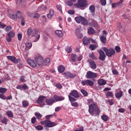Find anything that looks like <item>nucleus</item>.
<instances>
[{
  "instance_id": "nucleus-23",
  "label": "nucleus",
  "mask_w": 131,
  "mask_h": 131,
  "mask_svg": "<svg viewBox=\"0 0 131 131\" xmlns=\"http://www.w3.org/2000/svg\"><path fill=\"white\" fill-rule=\"evenodd\" d=\"M98 83L99 84V85H105V84L107 83V82H106V80L103 79H100L98 80Z\"/></svg>"
},
{
  "instance_id": "nucleus-51",
  "label": "nucleus",
  "mask_w": 131,
  "mask_h": 131,
  "mask_svg": "<svg viewBox=\"0 0 131 131\" xmlns=\"http://www.w3.org/2000/svg\"><path fill=\"white\" fill-rule=\"evenodd\" d=\"M81 93L82 94V95H83V96H86V95H88V92L84 90H81Z\"/></svg>"
},
{
  "instance_id": "nucleus-34",
  "label": "nucleus",
  "mask_w": 131,
  "mask_h": 131,
  "mask_svg": "<svg viewBox=\"0 0 131 131\" xmlns=\"http://www.w3.org/2000/svg\"><path fill=\"white\" fill-rule=\"evenodd\" d=\"M8 121H9V119L6 118V117H4V118L2 121V123H3V124H5V125H6Z\"/></svg>"
},
{
  "instance_id": "nucleus-7",
  "label": "nucleus",
  "mask_w": 131,
  "mask_h": 131,
  "mask_svg": "<svg viewBox=\"0 0 131 131\" xmlns=\"http://www.w3.org/2000/svg\"><path fill=\"white\" fill-rule=\"evenodd\" d=\"M9 17L11 19L16 20V19L21 18V17H22V14L21 13V12L17 11L15 14H10Z\"/></svg>"
},
{
  "instance_id": "nucleus-3",
  "label": "nucleus",
  "mask_w": 131,
  "mask_h": 131,
  "mask_svg": "<svg viewBox=\"0 0 131 131\" xmlns=\"http://www.w3.org/2000/svg\"><path fill=\"white\" fill-rule=\"evenodd\" d=\"M34 60L37 65H38L39 67H42L43 66L45 60H43V57L40 54L36 55Z\"/></svg>"
},
{
  "instance_id": "nucleus-61",
  "label": "nucleus",
  "mask_w": 131,
  "mask_h": 131,
  "mask_svg": "<svg viewBox=\"0 0 131 131\" xmlns=\"http://www.w3.org/2000/svg\"><path fill=\"white\" fill-rule=\"evenodd\" d=\"M31 122L33 124H34V123L36 122V118L34 117L32 118L31 119Z\"/></svg>"
},
{
  "instance_id": "nucleus-13",
  "label": "nucleus",
  "mask_w": 131,
  "mask_h": 131,
  "mask_svg": "<svg viewBox=\"0 0 131 131\" xmlns=\"http://www.w3.org/2000/svg\"><path fill=\"white\" fill-rule=\"evenodd\" d=\"M27 62L28 64L33 68H36V67H37V64L34 60L29 59L27 60Z\"/></svg>"
},
{
  "instance_id": "nucleus-49",
  "label": "nucleus",
  "mask_w": 131,
  "mask_h": 131,
  "mask_svg": "<svg viewBox=\"0 0 131 131\" xmlns=\"http://www.w3.org/2000/svg\"><path fill=\"white\" fill-rule=\"evenodd\" d=\"M56 8L57 9L58 11H59L60 12H62V6L60 5H57L56 6Z\"/></svg>"
},
{
  "instance_id": "nucleus-58",
  "label": "nucleus",
  "mask_w": 131,
  "mask_h": 131,
  "mask_svg": "<svg viewBox=\"0 0 131 131\" xmlns=\"http://www.w3.org/2000/svg\"><path fill=\"white\" fill-rule=\"evenodd\" d=\"M71 105L73 107H77L78 106V103H77V102H71Z\"/></svg>"
},
{
  "instance_id": "nucleus-52",
  "label": "nucleus",
  "mask_w": 131,
  "mask_h": 131,
  "mask_svg": "<svg viewBox=\"0 0 131 131\" xmlns=\"http://www.w3.org/2000/svg\"><path fill=\"white\" fill-rule=\"evenodd\" d=\"M100 4L101 5V6H105L106 0H100Z\"/></svg>"
},
{
  "instance_id": "nucleus-11",
  "label": "nucleus",
  "mask_w": 131,
  "mask_h": 131,
  "mask_svg": "<svg viewBox=\"0 0 131 131\" xmlns=\"http://www.w3.org/2000/svg\"><path fill=\"white\" fill-rule=\"evenodd\" d=\"M99 56L98 57V59L99 60H101V61H105V59H106V55L105 54V52L103 51L102 50H99L98 51Z\"/></svg>"
},
{
  "instance_id": "nucleus-5",
  "label": "nucleus",
  "mask_w": 131,
  "mask_h": 131,
  "mask_svg": "<svg viewBox=\"0 0 131 131\" xmlns=\"http://www.w3.org/2000/svg\"><path fill=\"white\" fill-rule=\"evenodd\" d=\"M102 50L105 52V54L107 57H112V56L115 54V50L113 48H110L108 49L106 47H103Z\"/></svg>"
},
{
  "instance_id": "nucleus-62",
  "label": "nucleus",
  "mask_w": 131,
  "mask_h": 131,
  "mask_svg": "<svg viewBox=\"0 0 131 131\" xmlns=\"http://www.w3.org/2000/svg\"><path fill=\"white\" fill-rule=\"evenodd\" d=\"M5 27H6V25H5V24L0 23V28L4 29V28H5Z\"/></svg>"
},
{
  "instance_id": "nucleus-37",
  "label": "nucleus",
  "mask_w": 131,
  "mask_h": 131,
  "mask_svg": "<svg viewBox=\"0 0 131 131\" xmlns=\"http://www.w3.org/2000/svg\"><path fill=\"white\" fill-rule=\"evenodd\" d=\"M7 88H0V93L1 94H5L7 92Z\"/></svg>"
},
{
  "instance_id": "nucleus-36",
  "label": "nucleus",
  "mask_w": 131,
  "mask_h": 131,
  "mask_svg": "<svg viewBox=\"0 0 131 131\" xmlns=\"http://www.w3.org/2000/svg\"><path fill=\"white\" fill-rule=\"evenodd\" d=\"M8 36L9 37H14L15 36V33L13 31H10L8 33Z\"/></svg>"
},
{
  "instance_id": "nucleus-1",
  "label": "nucleus",
  "mask_w": 131,
  "mask_h": 131,
  "mask_svg": "<svg viewBox=\"0 0 131 131\" xmlns=\"http://www.w3.org/2000/svg\"><path fill=\"white\" fill-rule=\"evenodd\" d=\"M88 104H90L89 105V112L91 115L95 116H99L100 115V109L98 107L97 103H95L92 99H89L88 100Z\"/></svg>"
},
{
  "instance_id": "nucleus-50",
  "label": "nucleus",
  "mask_w": 131,
  "mask_h": 131,
  "mask_svg": "<svg viewBox=\"0 0 131 131\" xmlns=\"http://www.w3.org/2000/svg\"><path fill=\"white\" fill-rule=\"evenodd\" d=\"M0 99L2 100H7V98L3 94H0Z\"/></svg>"
},
{
  "instance_id": "nucleus-22",
  "label": "nucleus",
  "mask_w": 131,
  "mask_h": 131,
  "mask_svg": "<svg viewBox=\"0 0 131 131\" xmlns=\"http://www.w3.org/2000/svg\"><path fill=\"white\" fill-rule=\"evenodd\" d=\"M46 102L47 105H52L53 103H55V99L53 98L47 99Z\"/></svg>"
},
{
  "instance_id": "nucleus-21",
  "label": "nucleus",
  "mask_w": 131,
  "mask_h": 131,
  "mask_svg": "<svg viewBox=\"0 0 131 131\" xmlns=\"http://www.w3.org/2000/svg\"><path fill=\"white\" fill-rule=\"evenodd\" d=\"M89 25L93 26V27H97L98 26V23L95 20L91 19L89 22Z\"/></svg>"
},
{
  "instance_id": "nucleus-17",
  "label": "nucleus",
  "mask_w": 131,
  "mask_h": 131,
  "mask_svg": "<svg viewBox=\"0 0 131 131\" xmlns=\"http://www.w3.org/2000/svg\"><path fill=\"white\" fill-rule=\"evenodd\" d=\"M45 99H46V97L45 96H41L39 97L38 98V100H37V103H38V104H40V105H45V103L42 102V101H43V100H45Z\"/></svg>"
},
{
  "instance_id": "nucleus-26",
  "label": "nucleus",
  "mask_w": 131,
  "mask_h": 131,
  "mask_svg": "<svg viewBox=\"0 0 131 131\" xmlns=\"http://www.w3.org/2000/svg\"><path fill=\"white\" fill-rule=\"evenodd\" d=\"M53 16H54V10H50L49 13L47 15V17L48 19H51V18H53Z\"/></svg>"
},
{
  "instance_id": "nucleus-48",
  "label": "nucleus",
  "mask_w": 131,
  "mask_h": 131,
  "mask_svg": "<svg viewBox=\"0 0 131 131\" xmlns=\"http://www.w3.org/2000/svg\"><path fill=\"white\" fill-rule=\"evenodd\" d=\"M81 83L82 85H88V80H84L81 81Z\"/></svg>"
},
{
  "instance_id": "nucleus-41",
  "label": "nucleus",
  "mask_w": 131,
  "mask_h": 131,
  "mask_svg": "<svg viewBox=\"0 0 131 131\" xmlns=\"http://www.w3.org/2000/svg\"><path fill=\"white\" fill-rule=\"evenodd\" d=\"M50 62H51V59L49 58H47L45 60V65H49L50 64Z\"/></svg>"
},
{
  "instance_id": "nucleus-10",
  "label": "nucleus",
  "mask_w": 131,
  "mask_h": 131,
  "mask_svg": "<svg viewBox=\"0 0 131 131\" xmlns=\"http://www.w3.org/2000/svg\"><path fill=\"white\" fill-rule=\"evenodd\" d=\"M97 76H98L97 73H94L91 71L87 72L85 75L86 78H96Z\"/></svg>"
},
{
  "instance_id": "nucleus-35",
  "label": "nucleus",
  "mask_w": 131,
  "mask_h": 131,
  "mask_svg": "<svg viewBox=\"0 0 131 131\" xmlns=\"http://www.w3.org/2000/svg\"><path fill=\"white\" fill-rule=\"evenodd\" d=\"M69 101H70L71 103L75 102V101H76V99L72 97V96H71V95L69 96Z\"/></svg>"
},
{
  "instance_id": "nucleus-44",
  "label": "nucleus",
  "mask_w": 131,
  "mask_h": 131,
  "mask_svg": "<svg viewBox=\"0 0 131 131\" xmlns=\"http://www.w3.org/2000/svg\"><path fill=\"white\" fill-rule=\"evenodd\" d=\"M94 83L93 81L91 80H88V85H90V86H93L94 85Z\"/></svg>"
},
{
  "instance_id": "nucleus-6",
  "label": "nucleus",
  "mask_w": 131,
  "mask_h": 131,
  "mask_svg": "<svg viewBox=\"0 0 131 131\" xmlns=\"http://www.w3.org/2000/svg\"><path fill=\"white\" fill-rule=\"evenodd\" d=\"M42 125H45L47 127H53V126H56L57 124L55 122H51L49 120H45L40 122Z\"/></svg>"
},
{
  "instance_id": "nucleus-28",
  "label": "nucleus",
  "mask_w": 131,
  "mask_h": 131,
  "mask_svg": "<svg viewBox=\"0 0 131 131\" xmlns=\"http://www.w3.org/2000/svg\"><path fill=\"white\" fill-rule=\"evenodd\" d=\"M77 59V56L75 54H72L71 57V62H75Z\"/></svg>"
},
{
  "instance_id": "nucleus-55",
  "label": "nucleus",
  "mask_w": 131,
  "mask_h": 131,
  "mask_svg": "<svg viewBox=\"0 0 131 131\" xmlns=\"http://www.w3.org/2000/svg\"><path fill=\"white\" fill-rule=\"evenodd\" d=\"M22 88L23 90H28V86H27L26 84H24V85H22Z\"/></svg>"
},
{
  "instance_id": "nucleus-16",
  "label": "nucleus",
  "mask_w": 131,
  "mask_h": 131,
  "mask_svg": "<svg viewBox=\"0 0 131 131\" xmlns=\"http://www.w3.org/2000/svg\"><path fill=\"white\" fill-rule=\"evenodd\" d=\"M82 42L84 46H86L91 42V38H88L86 37H84L83 38Z\"/></svg>"
},
{
  "instance_id": "nucleus-32",
  "label": "nucleus",
  "mask_w": 131,
  "mask_h": 131,
  "mask_svg": "<svg viewBox=\"0 0 131 131\" xmlns=\"http://www.w3.org/2000/svg\"><path fill=\"white\" fill-rule=\"evenodd\" d=\"M101 119H102V120H103V121H108V119H109V117H108L106 115H103L101 116Z\"/></svg>"
},
{
  "instance_id": "nucleus-14",
  "label": "nucleus",
  "mask_w": 131,
  "mask_h": 131,
  "mask_svg": "<svg viewBox=\"0 0 131 131\" xmlns=\"http://www.w3.org/2000/svg\"><path fill=\"white\" fill-rule=\"evenodd\" d=\"M7 58L10 61H11V62H13V63H14L15 64H17L20 62V59H16L15 56H8Z\"/></svg>"
},
{
  "instance_id": "nucleus-33",
  "label": "nucleus",
  "mask_w": 131,
  "mask_h": 131,
  "mask_svg": "<svg viewBox=\"0 0 131 131\" xmlns=\"http://www.w3.org/2000/svg\"><path fill=\"white\" fill-rule=\"evenodd\" d=\"M106 97H108V98H112V97H113V96H114V94H113V93H112V92L108 91L106 93Z\"/></svg>"
},
{
  "instance_id": "nucleus-24",
  "label": "nucleus",
  "mask_w": 131,
  "mask_h": 131,
  "mask_svg": "<svg viewBox=\"0 0 131 131\" xmlns=\"http://www.w3.org/2000/svg\"><path fill=\"white\" fill-rule=\"evenodd\" d=\"M55 34L58 37H62L63 36V32L61 30H57L55 31Z\"/></svg>"
},
{
  "instance_id": "nucleus-2",
  "label": "nucleus",
  "mask_w": 131,
  "mask_h": 131,
  "mask_svg": "<svg viewBox=\"0 0 131 131\" xmlns=\"http://www.w3.org/2000/svg\"><path fill=\"white\" fill-rule=\"evenodd\" d=\"M27 34L29 36H34L35 37V40L33 41L34 42H36L38 41L40 37V35L38 32H35L34 30H32L31 29H29L27 31Z\"/></svg>"
},
{
  "instance_id": "nucleus-42",
  "label": "nucleus",
  "mask_w": 131,
  "mask_h": 131,
  "mask_svg": "<svg viewBox=\"0 0 131 131\" xmlns=\"http://www.w3.org/2000/svg\"><path fill=\"white\" fill-rule=\"evenodd\" d=\"M37 130H42L43 129V127L41 125H37L35 127Z\"/></svg>"
},
{
  "instance_id": "nucleus-63",
  "label": "nucleus",
  "mask_w": 131,
  "mask_h": 131,
  "mask_svg": "<svg viewBox=\"0 0 131 131\" xmlns=\"http://www.w3.org/2000/svg\"><path fill=\"white\" fill-rule=\"evenodd\" d=\"M116 7H118V4L117 3H113L112 5V7L113 8V9H115V8H116Z\"/></svg>"
},
{
  "instance_id": "nucleus-60",
  "label": "nucleus",
  "mask_w": 131,
  "mask_h": 131,
  "mask_svg": "<svg viewBox=\"0 0 131 131\" xmlns=\"http://www.w3.org/2000/svg\"><path fill=\"white\" fill-rule=\"evenodd\" d=\"M68 13L70 15H74L75 12L74 10H70L68 11Z\"/></svg>"
},
{
  "instance_id": "nucleus-38",
  "label": "nucleus",
  "mask_w": 131,
  "mask_h": 131,
  "mask_svg": "<svg viewBox=\"0 0 131 131\" xmlns=\"http://www.w3.org/2000/svg\"><path fill=\"white\" fill-rule=\"evenodd\" d=\"M90 58L92 59L93 60H97V58L95 56V54L94 53H92L89 55Z\"/></svg>"
},
{
  "instance_id": "nucleus-12",
  "label": "nucleus",
  "mask_w": 131,
  "mask_h": 131,
  "mask_svg": "<svg viewBox=\"0 0 131 131\" xmlns=\"http://www.w3.org/2000/svg\"><path fill=\"white\" fill-rule=\"evenodd\" d=\"M26 48L25 49L21 48V50L24 51V52H27V51H29L31 48H32V43L31 42L28 41L26 42L25 44Z\"/></svg>"
},
{
  "instance_id": "nucleus-47",
  "label": "nucleus",
  "mask_w": 131,
  "mask_h": 131,
  "mask_svg": "<svg viewBox=\"0 0 131 131\" xmlns=\"http://www.w3.org/2000/svg\"><path fill=\"white\" fill-rule=\"evenodd\" d=\"M5 31H6V32H9V31L12 30V27L10 26H7V27L5 28Z\"/></svg>"
},
{
  "instance_id": "nucleus-30",
  "label": "nucleus",
  "mask_w": 131,
  "mask_h": 131,
  "mask_svg": "<svg viewBox=\"0 0 131 131\" xmlns=\"http://www.w3.org/2000/svg\"><path fill=\"white\" fill-rule=\"evenodd\" d=\"M95 32V30L93 28H89L88 30V33L89 35L94 34Z\"/></svg>"
},
{
  "instance_id": "nucleus-20",
  "label": "nucleus",
  "mask_w": 131,
  "mask_h": 131,
  "mask_svg": "<svg viewBox=\"0 0 131 131\" xmlns=\"http://www.w3.org/2000/svg\"><path fill=\"white\" fill-rule=\"evenodd\" d=\"M90 67L92 68V69H96L97 68V65L95 63L94 60L89 61Z\"/></svg>"
},
{
  "instance_id": "nucleus-53",
  "label": "nucleus",
  "mask_w": 131,
  "mask_h": 131,
  "mask_svg": "<svg viewBox=\"0 0 131 131\" xmlns=\"http://www.w3.org/2000/svg\"><path fill=\"white\" fill-rule=\"evenodd\" d=\"M117 28H118V30H120V29H121V28H122V26L120 24V22H118L117 23Z\"/></svg>"
},
{
  "instance_id": "nucleus-31",
  "label": "nucleus",
  "mask_w": 131,
  "mask_h": 131,
  "mask_svg": "<svg viewBox=\"0 0 131 131\" xmlns=\"http://www.w3.org/2000/svg\"><path fill=\"white\" fill-rule=\"evenodd\" d=\"M115 96L117 99H120V98L122 97V91H120L119 92H118L117 94H116Z\"/></svg>"
},
{
  "instance_id": "nucleus-40",
  "label": "nucleus",
  "mask_w": 131,
  "mask_h": 131,
  "mask_svg": "<svg viewBox=\"0 0 131 131\" xmlns=\"http://www.w3.org/2000/svg\"><path fill=\"white\" fill-rule=\"evenodd\" d=\"M6 114L9 116V117H13V113L11 111L6 112Z\"/></svg>"
},
{
  "instance_id": "nucleus-64",
  "label": "nucleus",
  "mask_w": 131,
  "mask_h": 131,
  "mask_svg": "<svg viewBox=\"0 0 131 131\" xmlns=\"http://www.w3.org/2000/svg\"><path fill=\"white\" fill-rule=\"evenodd\" d=\"M17 37L18 40H21L22 39V35L21 34H18Z\"/></svg>"
},
{
  "instance_id": "nucleus-56",
  "label": "nucleus",
  "mask_w": 131,
  "mask_h": 131,
  "mask_svg": "<svg viewBox=\"0 0 131 131\" xmlns=\"http://www.w3.org/2000/svg\"><path fill=\"white\" fill-rule=\"evenodd\" d=\"M67 5H68L69 7H72L73 6V3L72 1H69L67 3Z\"/></svg>"
},
{
  "instance_id": "nucleus-54",
  "label": "nucleus",
  "mask_w": 131,
  "mask_h": 131,
  "mask_svg": "<svg viewBox=\"0 0 131 131\" xmlns=\"http://www.w3.org/2000/svg\"><path fill=\"white\" fill-rule=\"evenodd\" d=\"M19 81L20 82H24L25 81V77L23 76H20Z\"/></svg>"
},
{
  "instance_id": "nucleus-4",
  "label": "nucleus",
  "mask_w": 131,
  "mask_h": 131,
  "mask_svg": "<svg viewBox=\"0 0 131 131\" xmlns=\"http://www.w3.org/2000/svg\"><path fill=\"white\" fill-rule=\"evenodd\" d=\"M75 21L77 22V23H81L82 25H84V26H86V25H88L89 22L88 21V20L86 18L81 16H77L75 18Z\"/></svg>"
},
{
  "instance_id": "nucleus-19",
  "label": "nucleus",
  "mask_w": 131,
  "mask_h": 131,
  "mask_svg": "<svg viewBox=\"0 0 131 131\" xmlns=\"http://www.w3.org/2000/svg\"><path fill=\"white\" fill-rule=\"evenodd\" d=\"M54 99L56 101V102H58L59 101H63L65 99V98L63 96H59L58 95H54L53 97Z\"/></svg>"
},
{
  "instance_id": "nucleus-29",
  "label": "nucleus",
  "mask_w": 131,
  "mask_h": 131,
  "mask_svg": "<svg viewBox=\"0 0 131 131\" xmlns=\"http://www.w3.org/2000/svg\"><path fill=\"white\" fill-rule=\"evenodd\" d=\"M22 105L23 107H24L25 108H26L28 107V106H29V102H28V101L24 100L22 102Z\"/></svg>"
},
{
  "instance_id": "nucleus-15",
  "label": "nucleus",
  "mask_w": 131,
  "mask_h": 131,
  "mask_svg": "<svg viewBox=\"0 0 131 131\" xmlns=\"http://www.w3.org/2000/svg\"><path fill=\"white\" fill-rule=\"evenodd\" d=\"M80 29H76L75 32V35H76L78 38H82V37H83L82 34L80 33Z\"/></svg>"
},
{
  "instance_id": "nucleus-43",
  "label": "nucleus",
  "mask_w": 131,
  "mask_h": 131,
  "mask_svg": "<svg viewBox=\"0 0 131 131\" xmlns=\"http://www.w3.org/2000/svg\"><path fill=\"white\" fill-rule=\"evenodd\" d=\"M35 115L37 119H40L41 117H42L41 114L39 113H35Z\"/></svg>"
},
{
  "instance_id": "nucleus-18",
  "label": "nucleus",
  "mask_w": 131,
  "mask_h": 131,
  "mask_svg": "<svg viewBox=\"0 0 131 131\" xmlns=\"http://www.w3.org/2000/svg\"><path fill=\"white\" fill-rule=\"evenodd\" d=\"M70 96L72 97H74V98H78L79 95H78V92L76 90H73L71 93H70Z\"/></svg>"
},
{
  "instance_id": "nucleus-45",
  "label": "nucleus",
  "mask_w": 131,
  "mask_h": 131,
  "mask_svg": "<svg viewBox=\"0 0 131 131\" xmlns=\"http://www.w3.org/2000/svg\"><path fill=\"white\" fill-rule=\"evenodd\" d=\"M90 48L91 49L92 51H94L97 49V46L96 45H91L90 46Z\"/></svg>"
},
{
  "instance_id": "nucleus-39",
  "label": "nucleus",
  "mask_w": 131,
  "mask_h": 131,
  "mask_svg": "<svg viewBox=\"0 0 131 131\" xmlns=\"http://www.w3.org/2000/svg\"><path fill=\"white\" fill-rule=\"evenodd\" d=\"M89 10L92 13H94V12H95V6L91 5Z\"/></svg>"
},
{
  "instance_id": "nucleus-27",
  "label": "nucleus",
  "mask_w": 131,
  "mask_h": 131,
  "mask_svg": "<svg viewBox=\"0 0 131 131\" xmlns=\"http://www.w3.org/2000/svg\"><path fill=\"white\" fill-rule=\"evenodd\" d=\"M104 35H102L100 37V39L102 43H106V41H107V38Z\"/></svg>"
},
{
  "instance_id": "nucleus-25",
  "label": "nucleus",
  "mask_w": 131,
  "mask_h": 131,
  "mask_svg": "<svg viewBox=\"0 0 131 131\" xmlns=\"http://www.w3.org/2000/svg\"><path fill=\"white\" fill-rule=\"evenodd\" d=\"M58 72L60 73H63L65 71V67L64 66H60L58 68Z\"/></svg>"
},
{
  "instance_id": "nucleus-59",
  "label": "nucleus",
  "mask_w": 131,
  "mask_h": 131,
  "mask_svg": "<svg viewBox=\"0 0 131 131\" xmlns=\"http://www.w3.org/2000/svg\"><path fill=\"white\" fill-rule=\"evenodd\" d=\"M115 50L117 53H120V47H119V46H116L115 47Z\"/></svg>"
},
{
  "instance_id": "nucleus-8",
  "label": "nucleus",
  "mask_w": 131,
  "mask_h": 131,
  "mask_svg": "<svg viewBox=\"0 0 131 131\" xmlns=\"http://www.w3.org/2000/svg\"><path fill=\"white\" fill-rule=\"evenodd\" d=\"M77 8H83L86 6V0H79L77 4H75Z\"/></svg>"
},
{
  "instance_id": "nucleus-9",
  "label": "nucleus",
  "mask_w": 131,
  "mask_h": 131,
  "mask_svg": "<svg viewBox=\"0 0 131 131\" xmlns=\"http://www.w3.org/2000/svg\"><path fill=\"white\" fill-rule=\"evenodd\" d=\"M63 74L65 78H66L67 79H69V78L73 79L75 77V76H76V75L71 73L70 72H66L63 73Z\"/></svg>"
},
{
  "instance_id": "nucleus-57",
  "label": "nucleus",
  "mask_w": 131,
  "mask_h": 131,
  "mask_svg": "<svg viewBox=\"0 0 131 131\" xmlns=\"http://www.w3.org/2000/svg\"><path fill=\"white\" fill-rule=\"evenodd\" d=\"M66 51L67 53H71L72 52L71 48H70L69 47H67Z\"/></svg>"
},
{
  "instance_id": "nucleus-46",
  "label": "nucleus",
  "mask_w": 131,
  "mask_h": 131,
  "mask_svg": "<svg viewBox=\"0 0 131 131\" xmlns=\"http://www.w3.org/2000/svg\"><path fill=\"white\" fill-rule=\"evenodd\" d=\"M123 3V0H120L119 2L117 3L118 8H121V6H122Z\"/></svg>"
}]
</instances>
